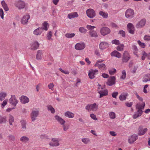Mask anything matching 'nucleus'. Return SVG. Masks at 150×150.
Segmentation results:
<instances>
[{
  "label": "nucleus",
  "mask_w": 150,
  "mask_h": 150,
  "mask_svg": "<svg viewBox=\"0 0 150 150\" xmlns=\"http://www.w3.org/2000/svg\"><path fill=\"white\" fill-rule=\"evenodd\" d=\"M98 104L94 103L93 104H89L87 105L86 106L85 108L88 111H96L98 110Z\"/></svg>",
  "instance_id": "1"
},
{
  "label": "nucleus",
  "mask_w": 150,
  "mask_h": 150,
  "mask_svg": "<svg viewBox=\"0 0 150 150\" xmlns=\"http://www.w3.org/2000/svg\"><path fill=\"white\" fill-rule=\"evenodd\" d=\"M104 60H100L98 61L95 64V66L97 67L99 69L102 70H105L106 69V67L105 64L104 63H101L103 62Z\"/></svg>",
  "instance_id": "2"
},
{
  "label": "nucleus",
  "mask_w": 150,
  "mask_h": 150,
  "mask_svg": "<svg viewBox=\"0 0 150 150\" xmlns=\"http://www.w3.org/2000/svg\"><path fill=\"white\" fill-rule=\"evenodd\" d=\"M98 92L100 94V97L101 98L103 96H106L108 95V91L107 90H103L102 87H101L100 85L98 84Z\"/></svg>",
  "instance_id": "3"
},
{
  "label": "nucleus",
  "mask_w": 150,
  "mask_h": 150,
  "mask_svg": "<svg viewBox=\"0 0 150 150\" xmlns=\"http://www.w3.org/2000/svg\"><path fill=\"white\" fill-rule=\"evenodd\" d=\"M130 56L127 51L124 52L122 55V62L123 63L127 62L130 59Z\"/></svg>",
  "instance_id": "4"
},
{
  "label": "nucleus",
  "mask_w": 150,
  "mask_h": 150,
  "mask_svg": "<svg viewBox=\"0 0 150 150\" xmlns=\"http://www.w3.org/2000/svg\"><path fill=\"white\" fill-rule=\"evenodd\" d=\"M134 14V10L131 8L127 9L126 11L125 16L127 18H132L133 17Z\"/></svg>",
  "instance_id": "5"
},
{
  "label": "nucleus",
  "mask_w": 150,
  "mask_h": 150,
  "mask_svg": "<svg viewBox=\"0 0 150 150\" xmlns=\"http://www.w3.org/2000/svg\"><path fill=\"white\" fill-rule=\"evenodd\" d=\"M145 106L144 102H143L142 103H137L136 105V108L137 109V111L138 112H140L141 113H142L143 111L142 109H143Z\"/></svg>",
  "instance_id": "6"
},
{
  "label": "nucleus",
  "mask_w": 150,
  "mask_h": 150,
  "mask_svg": "<svg viewBox=\"0 0 150 150\" xmlns=\"http://www.w3.org/2000/svg\"><path fill=\"white\" fill-rule=\"evenodd\" d=\"M110 29L107 27H103L100 29V33L101 34L105 36L110 33Z\"/></svg>",
  "instance_id": "7"
},
{
  "label": "nucleus",
  "mask_w": 150,
  "mask_h": 150,
  "mask_svg": "<svg viewBox=\"0 0 150 150\" xmlns=\"http://www.w3.org/2000/svg\"><path fill=\"white\" fill-rule=\"evenodd\" d=\"M30 18V15L28 14H27L23 15L21 20L22 24L23 25L27 24Z\"/></svg>",
  "instance_id": "8"
},
{
  "label": "nucleus",
  "mask_w": 150,
  "mask_h": 150,
  "mask_svg": "<svg viewBox=\"0 0 150 150\" xmlns=\"http://www.w3.org/2000/svg\"><path fill=\"white\" fill-rule=\"evenodd\" d=\"M86 14L89 18H93L96 16L95 11L92 9H89L87 10Z\"/></svg>",
  "instance_id": "9"
},
{
  "label": "nucleus",
  "mask_w": 150,
  "mask_h": 150,
  "mask_svg": "<svg viewBox=\"0 0 150 150\" xmlns=\"http://www.w3.org/2000/svg\"><path fill=\"white\" fill-rule=\"evenodd\" d=\"M98 73V71L97 69H91L89 71L88 76L89 78L93 79L95 77V75L97 74Z\"/></svg>",
  "instance_id": "10"
},
{
  "label": "nucleus",
  "mask_w": 150,
  "mask_h": 150,
  "mask_svg": "<svg viewBox=\"0 0 150 150\" xmlns=\"http://www.w3.org/2000/svg\"><path fill=\"white\" fill-rule=\"evenodd\" d=\"M16 6L18 9H21L24 8L25 4L24 2L21 1H19L16 3Z\"/></svg>",
  "instance_id": "11"
},
{
  "label": "nucleus",
  "mask_w": 150,
  "mask_h": 150,
  "mask_svg": "<svg viewBox=\"0 0 150 150\" xmlns=\"http://www.w3.org/2000/svg\"><path fill=\"white\" fill-rule=\"evenodd\" d=\"M115 76L110 77L107 83V84L109 86H112L115 83Z\"/></svg>",
  "instance_id": "12"
},
{
  "label": "nucleus",
  "mask_w": 150,
  "mask_h": 150,
  "mask_svg": "<svg viewBox=\"0 0 150 150\" xmlns=\"http://www.w3.org/2000/svg\"><path fill=\"white\" fill-rule=\"evenodd\" d=\"M127 27L129 32L132 34H133L134 33V28L133 24L131 23H129Z\"/></svg>",
  "instance_id": "13"
},
{
  "label": "nucleus",
  "mask_w": 150,
  "mask_h": 150,
  "mask_svg": "<svg viewBox=\"0 0 150 150\" xmlns=\"http://www.w3.org/2000/svg\"><path fill=\"white\" fill-rule=\"evenodd\" d=\"M9 103L15 106L18 103V101L14 96H12L9 100Z\"/></svg>",
  "instance_id": "14"
},
{
  "label": "nucleus",
  "mask_w": 150,
  "mask_h": 150,
  "mask_svg": "<svg viewBox=\"0 0 150 150\" xmlns=\"http://www.w3.org/2000/svg\"><path fill=\"white\" fill-rule=\"evenodd\" d=\"M146 21L145 19L141 20L136 25V27L137 28H139L144 26L145 25Z\"/></svg>",
  "instance_id": "15"
},
{
  "label": "nucleus",
  "mask_w": 150,
  "mask_h": 150,
  "mask_svg": "<svg viewBox=\"0 0 150 150\" xmlns=\"http://www.w3.org/2000/svg\"><path fill=\"white\" fill-rule=\"evenodd\" d=\"M75 47L77 50H81L84 48L85 45L83 43H77Z\"/></svg>",
  "instance_id": "16"
},
{
  "label": "nucleus",
  "mask_w": 150,
  "mask_h": 150,
  "mask_svg": "<svg viewBox=\"0 0 150 150\" xmlns=\"http://www.w3.org/2000/svg\"><path fill=\"white\" fill-rule=\"evenodd\" d=\"M137 139V137L135 134H133L130 136L129 138L128 142L130 143H132L135 142Z\"/></svg>",
  "instance_id": "17"
},
{
  "label": "nucleus",
  "mask_w": 150,
  "mask_h": 150,
  "mask_svg": "<svg viewBox=\"0 0 150 150\" xmlns=\"http://www.w3.org/2000/svg\"><path fill=\"white\" fill-rule=\"evenodd\" d=\"M49 144L51 146H59V144L58 141L56 139L53 138Z\"/></svg>",
  "instance_id": "18"
},
{
  "label": "nucleus",
  "mask_w": 150,
  "mask_h": 150,
  "mask_svg": "<svg viewBox=\"0 0 150 150\" xmlns=\"http://www.w3.org/2000/svg\"><path fill=\"white\" fill-rule=\"evenodd\" d=\"M109 44L106 42H101L99 45L100 48L101 50H104L109 46Z\"/></svg>",
  "instance_id": "19"
},
{
  "label": "nucleus",
  "mask_w": 150,
  "mask_h": 150,
  "mask_svg": "<svg viewBox=\"0 0 150 150\" xmlns=\"http://www.w3.org/2000/svg\"><path fill=\"white\" fill-rule=\"evenodd\" d=\"M39 45L38 42L34 41L31 44V48L32 50L37 49L39 47Z\"/></svg>",
  "instance_id": "20"
},
{
  "label": "nucleus",
  "mask_w": 150,
  "mask_h": 150,
  "mask_svg": "<svg viewBox=\"0 0 150 150\" xmlns=\"http://www.w3.org/2000/svg\"><path fill=\"white\" fill-rule=\"evenodd\" d=\"M21 102L23 104L28 103L29 101V98L26 96H23L20 98Z\"/></svg>",
  "instance_id": "21"
},
{
  "label": "nucleus",
  "mask_w": 150,
  "mask_h": 150,
  "mask_svg": "<svg viewBox=\"0 0 150 150\" xmlns=\"http://www.w3.org/2000/svg\"><path fill=\"white\" fill-rule=\"evenodd\" d=\"M111 55L112 56H114L118 58H120L121 57V54L116 50L112 52L111 53Z\"/></svg>",
  "instance_id": "22"
},
{
  "label": "nucleus",
  "mask_w": 150,
  "mask_h": 150,
  "mask_svg": "<svg viewBox=\"0 0 150 150\" xmlns=\"http://www.w3.org/2000/svg\"><path fill=\"white\" fill-rule=\"evenodd\" d=\"M38 111H33L31 114V117L32 121H34L36 119V117L38 116Z\"/></svg>",
  "instance_id": "23"
},
{
  "label": "nucleus",
  "mask_w": 150,
  "mask_h": 150,
  "mask_svg": "<svg viewBox=\"0 0 150 150\" xmlns=\"http://www.w3.org/2000/svg\"><path fill=\"white\" fill-rule=\"evenodd\" d=\"M64 115L65 117L70 118H73L74 117V114L69 111H67L65 113Z\"/></svg>",
  "instance_id": "24"
},
{
  "label": "nucleus",
  "mask_w": 150,
  "mask_h": 150,
  "mask_svg": "<svg viewBox=\"0 0 150 150\" xmlns=\"http://www.w3.org/2000/svg\"><path fill=\"white\" fill-rule=\"evenodd\" d=\"M55 118L57 120L61 125H63L64 124L65 122V121L64 119L57 115L55 116Z\"/></svg>",
  "instance_id": "25"
},
{
  "label": "nucleus",
  "mask_w": 150,
  "mask_h": 150,
  "mask_svg": "<svg viewBox=\"0 0 150 150\" xmlns=\"http://www.w3.org/2000/svg\"><path fill=\"white\" fill-rule=\"evenodd\" d=\"M68 16V17L70 19H71L72 18L77 17L78 15L76 12H74L69 14Z\"/></svg>",
  "instance_id": "26"
},
{
  "label": "nucleus",
  "mask_w": 150,
  "mask_h": 150,
  "mask_svg": "<svg viewBox=\"0 0 150 150\" xmlns=\"http://www.w3.org/2000/svg\"><path fill=\"white\" fill-rule=\"evenodd\" d=\"M90 35L92 37L96 38L98 37L97 33L95 31H90L89 32Z\"/></svg>",
  "instance_id": "27"
},
{
  "label": "nucleus",
  "mask_w": 150,
  "mask_h": 150,
  "mask_svg": "<svg viewBox=\"0 0 150 150\" xmlns=\"http://www.w3.org/2000/svg\"><path fill=\"white\" fill-rule=\"evenodd\" d=\"M127 96V93H122L120 96L119 98L121 101H123L126 99Z\"/></svg>",
  "instance_id": "28"
},
{
  "label": "nucleus",
  "mask_w": 150,
  "mask_h": 150,
  "mask_svg": "<svg viewBox=\"0 0 150 150\" xmlns=\"http://www.w3.org/2000/svg\"><path fill=\"white\" fill-rule=\"evenodd\" d=\"M150 81V74H147L144 76L143 81L144 82H146Z\"/></svg>",
  "instance_id": "29"
},
{
  "label": "nucleus",
  "mask_w": 150,
  "mask_h": 150,
  "mask_svg": "<svg viewBox=\"0 0 150 150\" xmlns=\"http://www.w3.org/2000/svg\"><path fill=\"white\" fill-rule=\"evenodd\" d=\"M8 118V121L10 125H13V123L14 122V119L13 117L11 115H9Z\"/></svg>",
  "instance_id": "30"
},
{
  "label": "nucleus",
  "mask_w": 150,
  "mask_h": 150,
  "mask_svg": "<svg viewBox=\"0 0 150 150\" xmlns=\"http://www.w3.org/2000/svg\"><path fill=\"white\" fill-rule=\"evenodd\" d=\"M29 138L27 137L23 136L20 138V140L23 142L25 143L29 141Z\"/></svg>",
  "instance_id": "31"
},
{
  "label": "nucleus",
  "mask_w": 150,
  "mask_h": 150,
  "mask_svg": "<svg viewBox=\"0 0 150 150\" xmlns=\"http://www.w3.org/2000/svg\"><path fill=\"white\" fill-rule=\"evenodd\" d=\"M82 142L85 144H88L90 142V139L88 138H84L81 139Z\"/></svg>",
  "instance_id": "32"
},
{
  "label": "nucleus",
  "mask_w": 150,
  "mask_h": 150,
  "mask_svg": "<svg viewBox=\"0 0 150 150\" xmlns=\"http://www.w3.org/2000/svg\"><path fill=\"white\" fill-rule=\"evenodd\" d=\"M99 14L102 16L103 18H107L108 16V13L103 11H100Z\"/></svg>",
  "instance_id": "33"
},
{
  "label": "nucleus",
  "mask_w": 150,
  "mask_h": 150,
  "mask_svg": "<svg viewBox=\"0 0 150 150\" xmlns=\"http://www.w3.org/2000/svg\"><path fill=\"white\" fill-rule=\"evenodd\" d=\"M42 30L41 28H38L34 31V34L36 35L40 34L42 32Z\"/></svg>",
  "instance_id": "34"
},
{
  "label": "nucleus",
  "mask_w": 150,
  "mask_h": 150,
  "mask_svg": "<svg viewBox=\"0 0 150 150\" xmlns=\"http://www.w3.org/2000/svg\"><path fill=\"white\" fill-rule=\"evenodd\" d=\"M1 4L5 11H8V8L7 7V4H6L5 2L4 1H2Z\"/></svg>",
  "instance_id": "35"
},
{
  "label": "nucleus",
  "mask_w": 150,
  "mask_h": 150,
  "mask_svg": "<svg viewBox=\"0 0 150 150\" xmlns=\"http://www.w3.org/2000/svg\"><path fill=\"white\" fill-rule=\"evenodd\" d=\"M42 54V52L40 50H38L37 52V53L36 55V58L38 59H40L41 58V55Z\"/></svg>",
  "instance_id": "36"
},
{
  "label": "nucleus",
  "mask_w": 150,
  "mask_h": 150,
  "mask_svg": "<svg viewBox=\"0 0 150 150\" xmlns=\"http://www.w3.org/2000/svg\"><path fill=\"white\" fill-rule=\"evenodd\" d=\"M124 47V45L123 44H121L118 45L117 48L116 49L119 51H121L123 50Z\"/></svg>",
  "instance_id": "37"
},
{
  "label": "nucleus",
  "mask_w": 150,
  "mask_h": 150,
  "mask_svg": "<svg viewBox=\"0 0 150 150\" xmlns=\"http://www.w3.org/2000/svg\"><path fill=\"white\" fill-rule=\"evenodd\" d=\"M6 93L4 92H1L0 93V100L2 101L5 97L6 96Z\"/></svg>",
  "instance_id": "38"
},
{
  "label": "nucleus",
  "mask_w": 150,
  "mask_h": 150,
  "mask_svg": "<svg viewBox=\"0 0 150 150\" xmlns=\"http://www.w3.org/2000/svg\"><path fill=\"white\" fill-rule=\"evenodd\" d=\"M126 74L125 70H123L122 72V74L120 78L122 79H124L126 77Z\"/></svg>",
  "instance_id": "39"
},
{
  "label": "nucleus",
  "mask_w": 150,
  "mask_h": 150,
  "mask_svg": "<svg viewBox=\"0 0 150 150\" xmlns=\"http://www.w3.org/2000/svg\"><path fill=\"white\" fill-rule=\"evenodd\" d=\"M142 60H144L146 57H148V55L145 51H142Z\"/></svg>",
  "instance_id": "40"
},
{
  "label": "nucleus",
  "mask_w": 150,
  "mask_h": 150,
  "mask_svg": "<svg viewBox=\"0 0 150 150\" xmlns=\"http://www.w3.org/2000/svg\"><path fill=\"white\" fill-rule=\"evenodd\" d=\"M48 110L49 111L51 112L52 113H54L55 112L54 109L51 105H49L47 106Z\"/></svg>",
  "instance_id": "41"
},
{
  "label": "nucleus",
  "mask_w": 150,
  "mask_h": 150,
  "mask_svg": "<svg viewBox=\"0 0 150 150\" xmlns=\"http://www.w3.org/2000/svg\"><path fill=\"white\" fill-rule=\"evenodd\" d=\"M147 129L146 128L144 129L143 130L140 131L139 132V135H142L147 131Z\"/></svg>",
  "instance_id": "42"
},
{
  "label": "nucleus",
  "mask_w": 150,
  "mask_h": 150,
  "mask_svg": "<svg viewBox=\"0 0 150 150\" xmlns=\"http://www.w3.org/2000/svg\"><path fill=\"white\" fill-rule=\"evenodd\" d=\"M75 35V34L73 33H67L65 35L66 37L68 38H71L74 37Z\"/></svg>",
  "instance_id": "43"
},
{
  "label": "nucleus",
  "mask_w": 150,
  "mask_h": 150,
  "mask_svg": "<svg viewBox=\"0 0 150 150\" xmlns=\"http://www.w3.org/2000/svg\"><path fill=\"white\" fill-rule=\"evenodd\" d=\"M6 121V118L0 116V124L5 122Z\"/></svg>",
  "instance_id": "44"
},
{
  "label": "nucleus",
  "mask_w": 150,
  "mask_h": 150,
  "mask_svg": "<svg viewBox=\"0 0 150 150\" xmlns=\"http://www.w3.org/2000/svg\"><path fill=\"white\" fill-rule=\"evenodd\" d=\"M111 42L112 44H115L116 45H119L120 44V41L116 39L112 40Z\"/></svg>",
  "instance_id": "45"
},
{
  "label": "nucleus",
  "mask_w": 150,
  "mask_h": 150,
  "mask_svg": "<svg viewBox=\"0 0 150 150\" xmlns=\"http://www.w3.org/2000/svg\"><path fill=\"white\" fill-rule=\"evenodd\" d=\"M8 100L6 99L4 100L1 104V107L2 108H4L5 106L7 104Z\"/></svg>",
  "instance_id": "46"
},
{
  "label": "nucleus",
  "mask_w": 150,
  "mask_h": 150,
  "mask_svg": "<svg viewBox=\"0 0 150 150\" xmlns=\"http://www.w3.org/2000/svg\"><path fill=\"white\" fill-rule=\"evenodd\" d=\"M109 116L110 118L114 119L115 117V114L114 112H111L109 113Z\"/></svg>",
  "instance_id": "47"
},
{
  "label": "nucleus",
  "mask_w": 150,
  "mask_h": 150,
  "mask_svg": "<svg viewBox=\"0 0 150 150\" xmlns=\"http://www.w3.org/2000/svg\"><path fill=\"white\" fill-rule=\"evenodd\" d=\"M137 42L139 45L142 48H144L145 47V44L144 43L142 42L140 40H138Z\"/></svg>",
  "instance_id": "48"
},
{
  "label": "nucleus",
  "mask_w": 150,
  "mask_h": 150,
  "mask_svg": "<svg viewBox=\"0 0 150 150\" xmlns=\"http://www.w3.org/2000/svg\"><path fill=\"white\" fill-rule=\"evenodd\" d=\"M79 31L82 33H85L86 32V30L83 27H80L79 29Z\"/></svg>",
  "instance_id": "49"
},
{
  "label": "nucleus",
  "mask_w": 150,
  "mask_h": 150,
  "mask_svg": "<svg viewBox=\"0 0 150 150\" xmlns=\"http://www.w3.org/2000/svg\"><path fill=\"white\" fill-rule=\"evenodd\" d=\"M142 113H140V112H137V113L136 114H135L134 116H133V118L134 119L137 118V117H139V116H140Z\"/></svg>",
  "instance_id": "50"
},
{
  "label": "nucleus",
  "mask_w": 150,
  "mask_h": 150,
  "mask_svg": "<svg viewBox=\"0 0 150 150\" xmlns=\"http://www.w3.org/2000/svg\"><path fill=\"white\" fill-rule=\"evenodd\" d=\"M48 87L49 89L51 90L52 91L53 90L54 84L53 83H50L48 85Z\"/></svg>",
  "instance_id": "51"
},
{
  "label": "nucleus",
  "mask_w": 150,
  "mask_h": 150,
  "mask_svg": "<svg viewBox=\"0 0 150 150\" xmlns=\"http://www.w3.org/2000/svg\"><path fill=\"white\" fill-rule=\"evenodd\" d=\"M90 116L91 117L93 120H97V118L96 117V115L94 114L93 113L91 114L90 115Z\"/></svg>",
  "instance_id": "52"
},
{
  "label": "nucleus",
  "mask_w": 150,
  "mask_h": 150,
  "mask_svg": "<svg viewBox=\"0 0 150 150\" xmlns=\"http://www.w3.org/2000/svg\"><path fill=\"white\" fill-rule=\"evenodd\" d=\"M86 28L89 30H91L95 28L96 27L95 26H91L90 25H87L86 26Z\"/></svg>",
  "instance_id": "53"
},
{
  "label": "nucleus",
  "mask_w": 150,
  "mask_h": 150,
  "mask_svg": "<svg viewBox=\"0 0 150 150\" xmlns=\"http://www.w3.org/2000/svg\"><path fill=\"white\" fill-rule=\"evenodd\" d=\"M119 34L122 37H124L125 36V33L124 31L122 30H120L119 32Z\"/></svg>",
  "instance_id": "54"
},
{
  "label": "nucleus",
  "mask_w": 150,
  "mask_h": 150,
  "mask_svg": "<svg viewBox=\"0 0 150 150\" xmlns=\"http://www.w3.org/2000/svg\"><path fill=\"white\" fill-rule=\"evenodd\" d=\"M60 71L62 72L67 74H68L69 73V72L67 71H65L62 69H59Z\"/></svg>",
  "instance_id": "55"
},
{
  "label": "nucleus",
  "mask_w": 150,
  "mask_h": 150,
  "mask_svg": "<svg viewBox=\"0 0 150 150\" xmlns=\"http://www.w3.org/2000/svg\"><path fill=\"white\" fill-rule=\"evenodd\" d=\"M116 71V69H114L110 70L109 71V73L110 74L112 75L114 74L115 73Z\"/></svg>",
  "instance_id": "56"
},
{
  "label": "nucleus",
  "mask_w": 150,
  "mask_h": 150,
  "mask_svg": "<svg viewBox=\"0 0 150 150\" xmlns=\"http://www.w3.org/2000/svg\"><path fill=\"white\" fill-rule=\"evenodd\" d=\"M52 34L51 31L49 32L47 35V38L48 40H50L51 39V37L52 36Z\"/></svg>",
  "instance_id": "57"
},
{
  "label": "nucleus",
  "mask_w": 150,
  "mask_h": 150,
  "mask_svg": "<svg viewBox=\"0 0 150 150\" xmlns=\"http://www.w3.org/2000/svg\"><path fill=\"white\" fill-rule=\"evenodd\" d=\"M144 39L145 40L150 41V36L147 35H145Z\"/></svg>",
  "instance_id": "58"
},
{
  "label": "nucleus",
  "mask_w": 150,
  "mask_h": 150,
  "mask_svg": "<svg viewBox=\"0 0 150 150\" xmlns=\"http://www.w3.org/2000/svg\"><path fill=\"white\" fill-rule=\"evenodd\" d=\"M47 23L46 22H45L43 23V26L44 27V29L45 30H47Z\"/></svg>",
  "instance_id": "59"
},
{
  "label": "nucleus",
  "mask_w": 150,
  "mask_h": 150,
  "mask_svg": "<svg viewBox=\"0 0 150 150\" xmlns=\"http://www.w3.org/2000/svg\"><path fill=\"white\" fill-rule=\"evenodd\" d=\"M0 14L1 18L2 19L4 18V11L2 8L0 9Z\"/></svg>",
  "instance_id": "60"
},
{
  "label": "nucleus",
  "mask_w": 150,
  "mask_h": 150,
  "mask_svg": "<svg viewBox=\"0 0 150 150\" xmlns=\"http://www.w3.org/2000/svg\"><path fill=\"white\" fill-rule=\"evenodd\" d=\"M69 125H66L64 126V131H66L67 130L69 127Z\"/></svg>",
  "instance_id": "61"
},
{
  "label": "nucleus",
  "mask_w": 150,
  "mask_h": 150,
  "mask_svg": "<svg viewBox=\"0 0 150 150\" xmlns=\"http://www.w3.org/2000/svg\"><path fill=\"white\" fill-rule=\"evenodd\" d=\"M118 94V93L117 92H115L112 93V96L113 98H116Z\"/></svg>",
  "instance_id": "62"
},
{
  "label": "nucleus",
  "mask_w": 150,
  "mask_h": 150,
  "mask_svg": "<svg viewBox=\"0 0 150 150\" xmlns=\"http://www.w3.org/2000/svg\"><path fill=\"white\" fill-rule=\"evenodd\" d=\"M137 67L136 66H134L132 71V73H134L136 72V71L137 69Z\"/></svg>",
  "instance_id": "63"
},
{
  "label": "nucleus",
  "mask_w": 150,
  "mask_h": 150,
  "mask_svg": "<svg viewBox=\"0 0 150 150\" xmlns=\"http://www.w3.org/2000/svg\"><path fill=\"white\" fill-rule=\"evenodd\" d=\"M102 76L103 78H107L109 76L108 74L105 73L103 74L102 75Z\"/></svg>",
  "instance_id": "64"
}]
</instances>
